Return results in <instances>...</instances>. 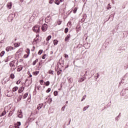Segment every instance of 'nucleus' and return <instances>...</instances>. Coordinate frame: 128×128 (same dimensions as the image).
Listing matches in <instances>:
<instances>
[{
  "label": "nucleus",
  "mask_w": 128,
  "mask_h": 128,
  "mask_svg": "<svg viewBox=\"0 0 128 128\" xmlns=\"http://www.w3.org/2000/svg\"><path fill=\"white\" fill-rule=\"evenodd\" d=\"M40 26L36 25L32 28V30L35 32H40Z\"/></svg>",
  "instance_id": "nucleus-1"
},
{
  "label": "nucleus",
  "mask_w": 128,
  "mask_h": 128,
  "mask_svg": "<svg viewBox=\"0 0 128 128\" xmlns=\"http://www.w3.org/2000/svg\"><path fill=\"white\" fill-rule=\"evenodd\" d=\"M48 24H44L42 26V30L43 32H46L48 30Z\"/></svg>",
  "instance_id": "nucleus-2"
},
{
  "label": "nucleus",
  "mask_w": 128,
  "mask_h": 128,
  "mask_svg": "<svg viewBox=\"0 0 128 128\" xmlns=\"http://www.w3.org/2000/svg\"><path fill=\"white\" fill-rule=\"evenodd\" d=\"M52 20V17L50 16H47L45 19V22L47 24H48V22H50Z\"/></svg>",
  "instance_id": "nucleus-3"
},
{
  "label": "nucleus",
  "mask_w": 128,
  "mask_h": 128,
  "mask_svg": "<svg viewBox=\"0 0 128 128\" xmlns=\"http://www.w3.org/2000/svg\"><path fill=\"white\" fill-rule=\"evenodd\" d=\"M26 52L28 54V55L24 56V58H28V56H30V48L26 49Z\"/></svg>",
  "instance_id": "nucleus-4"
},
{
  "label": "nucleus",
  "mask_w": 128,
  "mask_h": 128,
  "mask_svg": "<svg viewBox=\"0 0 128 128\" xmlns=\"http://www.w3.org/2000/svg\"><path fill=\"white\" fill-rule=\"evenodd\" d=\"M14 14H10V16H8V20H10L11 22L14 20Z\"/></svg>",
  "instance_id": "nucleus-5"
},
{
  "label": "nucleus",
  "mask_w": 128,
  "mask_h": 128,
  "mask_svg": "<svg viewBox=\"0 0 128 128\" xmlns=\"http://www.w3.org/2000/svg\"><path fill=\"white\" fill-rule=\"evenodd\" d=\"M18 116L20 118H22V110H20V112H18Z\"/></svg>",
  "instance_id": "nucleus-6"
},
{
  "label": "nucleus",
  "mask_w": 128,
  "mask_h": 128,
  "mask_svg": "<svg viewBox=\"0 0 128 128\" xmlns=\"http://www.w3.org/2000/svg\"><path fill=\"white\" fill-rule=\"evenodd\" d=\"M24 87L22 86L21 88H19L18 92L19 94H22V92H24Z\"/></svg>",
  "instance_id": "nucleus-7"
},
{
  "label": "nucleus",
  "mask_w": 128,
  "mask_h": 128,
  "mask_svg": "<svg viewBox=\"0 0 128 128\" xmlns=\"http://www.w3.org/2000/svg\"><path fill=\"white\" fill-rule=\"evenodd\" d=\"M39 35H36V38H34V42L38 44V42H40V39L38 38Z\"/></svg>",
  "instance_id": "nucleus-8"
},
{
  "label": "nucleus",
  "mask_w": 128,
  "mask_h": 128,
  "mask_svg": "<svg viewBox=\"0 0 128 128\" xmlns=\"http://www.w3.org/2000/svg\"><path fill=\"white\" fill-rule=\"evenodd\" d=\"M21 123L20 122H17L16 124L14 126V128H20V126Z\"/></svg>",
  "instance_id": "nucleus-9"
},
{
  "label": "nucleus",
  "mask_w": 128,
  "mask_h": 128,
  "mask_svg": "<svg viewBox=\"0 0 128 128\" xmlns=\"http://www.w3.org/2000/svg\"><path fill=\"white\" fill-rule=\"evenodd\" d=\"M70 34H68L65 38V39H64L65 42H68V40H70Z\"/></svg>",
  "instance_id": "nucleus-10"
},
{
  "label": "nucleus",
  "mask_w": 128,
  "mask_h": 128,
  "mask_svg": "<svg viewBox=\"0 0 128 128\" xmlns=\"http://www.w3.org/2000/svg\"><path fill=\"white\" fill-rule=\"evenodd\" d=\"M14 50V48L12 47V46H8L7 48H6V50L7 52H8L9 50Z\"/></svg>",
  "instance_id": "nucleus-11"
},
{
  "label": "nucleus",
  "mask_w": 128,
  "mask_h": 128,
  "mask_svg": "<svg viewBox=\"0 0 128 128\" xmlns=\"http://www.w3.org/2000/svg\"><path fill=\"white\" fill-rule=\"evenodd\" d=\"M22 70V65H20L19 66H18L17 68V70L18 72H20Z\"/></svg>",
  "instance_id": "nucleus-12"
},
{
  "label": "nucleus",
  "mask_w": 128,
  "mask_h": 128,
  "mask_svg": "<svg viewBox=\"0 0 128 128\" xmlns=\"http://www.w3.org/2000/svg\"><path fill=\"white\" fill-rule=\"evenodd\" d=\"M7 6L8 8H10H10H12V2L8 3Z\"/></svg>",
  "instance_id": "nucleus-13"
},
{
  "label": "nucleus",
  "mask_w": 128,
  "mask_h": 128,
  "mask_svg": "<svg viewBox=\"0 0 128 128\" xmlns=\"http://www.w3.org/2000/svg\"><path fill=\"white\" fill-rule=\"evenodd\" d=\"M86 14H85L83 16V18L81 20V22H84L86 20Z\"/></svg>",
  "instance_id": "nucleus-14"
},
{
  "label": "nucleus",
  "mask_w": 128,
  "mask_h": 128,
  "mask_svg": "<svg viewBox=\"0 0 128 128\" xmlns=\"http://www.w3.org/2000/svg\"><path fill=\"white\" fill-rule=\"evenodd\" d=\"M42 106L43 104H39L37 106V110H40V108H42Z\"/></svg>",
  "instance_id": "nucleus-15"
},
{
  "label": "nucleus",
  "mask_w": 128,
  "mask_h": 128,
  "mask_svg": "<svg viewBox=\"0 0 128 128\" xmlns=\"http://www.w3.org/2000/svg\"><path fill=\"white\" fill-rule=\"evenodd\" d=\"M128 31L124 32L123 33V36L124 38V36H128Z\"/></svg>",
  "instance_id": "nucleus-16"
},
{
  "label": "nucleus",
  "mask_w": 128,
  "mask_h": 128,
  "mask_svg": "<svg viewBox=\"0 0 128 128\" xmlns=\"http://www.w3.org/2000/svg\"><path fill=\"white\" fill-rule=\"evenodd\" d=\"M58 44V40H54V46H56V44Z\"/></svg>",
  "instance_id": "nucleus-17"
},
{
  "label": "nucleus",
  "mask_w": 128,
  "mask_h": 128,
  "mask_svg": "<svg viewBox=\"0 0 128 128\" xmlns=\"http://www.w3.org/2000/svg\"><path fill=\"white\" fill-rule=\"evenodd\" d=\"M4 54H6V52H4V50L2 51L0 53V56H4Z\"/></svg>",
  "instance_id": "nucleus-18"
},
{
  "label": "nucleus",
  "mask_w": 128,
  "mask_h": 128,
  "mask_svg": "<svg viewBox=\"0 0 128 128\" xmlns=\"http://www.w3.org/2000/svg\"><path fill=\"white\" fill-rule=\"evenodd\" d=\"M18 90V86H15L12 88V92H16Z\"/></svg>",
  "instance_id": "nucleus-19"
},
{
  "label": "nucleus",
  "mask_w": 128,
  "mask_h": 128,
  "mask_svg": "<svg viewBox=\"0 0 128 128\" xmlns=\"http://www.w3.org/2000/svg\"><path fill=\"white\" fill-rule=\"evenodd\" d=\"M28 92L26 93L23 97H22V98H28Z\"/></svg>",
  "instance_id": "nucleus-20"
},
{
  "label": "nucleus",
  "mask_w": 128,
  "mask_h": 128,
  "mask_svg": "<svg viewBox=\"0 0 128 128\" xmlns=\"http://www.w3.org/2000/svg\"><path fill=\"white\" fill-rule=\"evenodd\" d=\"M50 38H52V36L50 35L48 36L46 38V41L48 42V40H50Z\"/></svg>",
  "instance_id": "nucleus-21"
},
{
  "label": "nucleus",
  "mask_w": 128,
  "mask_h": 128,
  "mask_svg": "<svg viewBox=\"0 0 128 128\" xmlns=\"http://www.w3.org/2000/svg\"><path fill=\"white\" fill-rule=\"evenodd\" d=\"M14 44V46L16 48H18V46H20V43H16Z\"/></svg>",
  "instance_id": "nucleus-22"
},
{
  "label": "nucleus",
  "mask_w": 128,
  "mask_h": 128,
  "mask_svg": "<svg viewBox=\"0 0 128 128\" xmlns=\"http://www.w3.org/2000/svg\"><path fill=\"white\" fill-rule=\"evenodd\" d=\"M52 98H49L48 101V104H52Z\"/></svg>",
  "instance_id": "nucleus-23"
},
{
  "label": "nucleus",
  "mask_w": 128,
  "mask_h": 128,
  "mask_svg": "<svg viewBox=\"0 0 128 128\" xmlns=\"http://www.w3.org/2000/svg\"><path fill=\"white\" fill-rule=\"evenodd\" d=\"M54 4H57V6L60 5V0H56L54 1Z\"/></svg>",
  "instance_id": "nucleus-24"
},
{
  "label": "nucleus",
  "mask_w": 128,
  "mask_h": 128,
  "mask_svg": "<svg viewBox=\"0 0 128 128\" xmlns=\"http://www.w3.org/2000/svg\"><path fill=\"white\" fill-rule=\"evenodd\" d=\"M64 56L66 60H68V55L67 54H64Z\"/></svg>",
  "instance_id": "nucleus-25"
},
{
  "label": "nucleus",
  "mask_w": 128,
  "mask_h": 128,
  "mask_svg": "<svg viewBox=\"0 0 128 128\" xmlns=\"http://www.w3.org/2000/svg\"><path fill=\"white\" fill-rule=\"evenodd\" d=\"M10 58H12V56H8V57L6 60H5V62H8V60H10Z\"/></svg>",
  "instance_id": "nucleus-26"
},
{
  "label": "nucleus",
  "mask_w": 128,
  "mask_h": 128,
  "mask_svg": "<svg viewBox=\"0 0 128 128\" xmlns=\"http://www.w3.org/2000/svg\"><path fill=\"white\" fill-rule=\"evenodd\" d=\"M34 76H38L40 74V71H36V72H33Z\"/></svg>",
  "instance_id": "nucleus-27"
},
{
  "label": "nucleus",
  "mask_w": 128,
  "mask_h": 128,
  "mask_svg": "<svg viewBox=\"0 0 128 128\" xmlns=\"http://www.w3.org/2000/svg\"><path fill=\"white\" fill-rule=\"evenodd\" d=\"M6 114V111L3 112L2 114H1L0 115V116H4Z\"/></svg>",
  "instance_id": "nucleus-28"
},
{
  "label": "nucleus",
  "mask_w": 128,
  "mask_h": 128,
  "mask_svg": "<svg viewBox=\"0 0 128 128\" xmlns=\"http://www.w3.org/2000/svg\"><path fill=\"white\" fill-rule=\"evenodd\" d=\"M42 50H40L38 52V54H39V56H40V54H42Z\"/></svg>",
  "instance_id": "nucleus-29"
},
{
  "label": "nucleus",
  "mask_w": 128,
  "mask_h": 128,
  "mask_svg": "<svg viewBox=\"0 0 128 128\" xmlns=\"http://www.w3.org/2000/svg\"><path fill=\"white\" fill-rule=\"evenodd\" d=\"M10 78H12V80H14V74H12L10 75Z\"/></svg>",
  "instance_id": "nucleus-30"
},
{
  "label": "nucleus",
  "mask_w": 128,
  "mask_h": 128,
  "mask_svg": "<svg viewBox=\"0 0 128 128\" xmlns=\"http://www.w3.org/2000/svg\"><path fill=\"white\" fill-rule=\"evenodd\" d=\"M38 62V59H36L32 63V64H36Z\"/></svg>",
  "instance_id": "nucleus-31"
},
{
  "label": "nucleus",
  "mask_w": 128,
  "mask_h": 128,
  "mask_svg": "<svg viewBox=\"0 0 128 128\" xmlns=\"http://www.w3.org/2000/svg\"><path fill=\"white\" fill-rule=\"evenodd\" d=\"M78 10V8H75L73 10L74 14H76V11Z\"/></svg>",
  "instance_id": "nucleus-32"
},
{
  "label": "nucleus",
  "mask_w": 128,
  "mask_h": 128,
  "mask_svg": "<svg viewBox=\"0 0 128 128\" xmlns=\"http://www.w3.org/2000/svg\"><path fill=\"white\" fill-rule=\"evenodd\" d=\"M90 108V106H86V107H84L83 108V110L84 111V110H86V109L87 108Z\"/></svg>",
  "instance_id": "nucleus-33"
},
{
  "label": "nucleus",
  "mask_w": 128,
  "mask_h": 128,
  "mask_svg": "<svg viewBox=\"0 0 128 128\" xmlns=\"http://www.w3.org/2000/svg\"><path fill=\"white\" fill-rule=\"evenodd\" d=\"M38 110L36 109L34 111V114H38Z\"/></svg>",
  "instance_id": "nucleus-34"
},
{
  "label": "nucleus",
  "mask_w": 128,
  "mask_h": 128,
  "mask_svg": "<svg viewBox=\"0 0 128 128\" xmlns=\"http://www.w3.org/2000/svg\"><path fill=\"white\" fill-rule=\"evenodd\" d=\"M84 80L82 78H80L79 80H78V82H84Z\"/></svg>",
  "instance_id": "nucleus-35"
},
{
  "label": "nucleus",
  "mask_w": 128,
  "mask_h": 128,
  "mask_svg": "<svg viewBox=\"0 0 128 128\" xmlns=\"http://www.w3.org/2000/svg\"><path fill=\"white\" fill-rule=\"evenodd\" d=\"M68 32V28H66L64 30L65 34H67V32Z\"/></svg>",
  "instance_id": "nucleus-36"
},
{
  "label": "nucleus",
  "mask_w": 128,
  "mask_h": 128,
  "mask_svg": "<svg viewBox=\"0 0 128 128\" xmlns=\"http://www.w3.org/2000/svg\"><path fill=\"white\" fill-rule=\"evenodd\" d=\"M112 8V7L110 6V4H108V6H107V10H110Z\"/></svg>",
  "instance_id": "nucleus-37"
},
{
  "label": "nucleus",
  "mask_w": 128,
  "mask_h": 128,
  "mask_svg": "<svg viewBox=\"0 0 128 128\" xmlns=\"http://www.w3.org/2000/svg\"><path fill=\"white\" fill-rule=\"evenodd\" d=\"M58 75L60 76V74H62V70H60V71H58Z\"/></svg>",
  "instance_id": "nucleus-38"
},
{
  "label": "nucleus",
  "mask_w": 128,
  "mask_h": 128,
  "mask_svg": "<svg viewBox=\"0 0 128 128\" xmlns=\"http://www.w3.org/2000/svg\"><path fill=\"white\" fill-rule=\"evenodd\" d=\"M54 2V0H49V4H52Z\"/></svg>",
  "instance_id": "nucleus-39"
},
{
  "label": "nucleus",
  "mask_w": 128,
  "mask_h": 128,
  "mask_svg": "<svg viewBox=\"0 0 128 128\" xmlns=\"http://www.w3.org/2000/svg\"><path fill=\"white\" fill-rule=\"evenodd\" d=\"M48 72L50 74H54V71L53 70H49Z\"/></svg>",
  "instance_id": "nucleus-40"
},
{
  "label": "nucleus",
  "mask_w": 128,
  "mask_h": 128,
  "mask_svg": "<svg viewBox=\"0 0 128 128\" xmlns=\"http://www.w3.org/2000/svg\"><path fill=\"white\" fill-rule=\"evenodd\" d=\"M12 116V112H10L8 115V116Z\"/></svg>",
  "instance_id": "nucleus-41"
},
{
  "label": "nucleus",
  "mask_w": 128,
  "mask_h": 128,
  "mask_svg": "<svg viewBox=\"0 0 128 128\" xmlns=\"http://www.w3.org/2000/svg\"><path fill=\"white\" fill-rule=\"evenodd\" d=\"M46 86H48L50 84V82L47 81L46 83Z\"/></svg>",
  "instance_id": "nucleus-42"
},
{
  "label": "nucleus",
  "mask_w": 128,
  "mask_h": 128,
  "mask_svg": "<svg viewBox=\"0 0 128 128\" xmlns=\"http://www.w3.org/2000/svg\"><path fill=\"white\" fill-rule=\"evenodd\" d=\"M54 96H58V92L54 91Z\"/></svg>",
  "instance_id": "nucleus-43"
},
{
  "label": "nucleus",
  "mask_w": 128,
  "mask_h": 128,
  "mask_svg": "<svg viewBox=\"0 0 128 128\" xmlns=\"http://www.w3.org/2000/svg\"><path fill=\"white\" fill-rule=\"evenodd\" d=\"M86 95H85L83 96L82 99V102L84 100H86Z\"/></svg>",
  "instance_id": "nucleus-44"
},
{
  "label": "nucleus",
  "mask_w": 128,
  "mask_h": 128,
  "mask_svg": "<svg viewBox=\"0 0 128 128\" xmlns=\"http://www.w3.org/2000/svg\"><path fill=\"white\" fill-rule=\"evenodd\" d=\"M16 84H20V80H18L16 82Z\"/></svg>",
  "instance_id": "nucleus-45"
},
{
  "label": "nucleus",
  "mask_w": 128,
  "mask_h": 128,
  "mask_svg": "<svg viewBox=\"0 0 128 128\" xmlns=\"http://www.w3.org/2000/svg\"><path fill=\"white\" fill-rule=\"evenodd\" d=\"M50 90H51L50 88H48V90L46 91V92H50Z\"/></svg>",
  "instance_id": "nucleus-46"
},
{
  "label": "nucleus",
  "mask_w": 128,
  "mask_h": 128,
  "mask_svg": "<svg viewBox=\"0 0 128 128\" xmlns=\"http://www.w3.org/2000/svg\"><path fill=\"white\" fill-rule=\"evenodd\" d=\"M46 54H44V56L42 57V60H44V58H46Z\"/></svg>",
  "instance_id": "nucleus-47"
},
{
  "label": "nucleus",
  "mask_w": 128,
  "mask_h": 128,
  "mask_svg": "<svg viewBox=\"0 0 128 128\" xmlns=\"http://www.w3.org/2000/svg\"><path fill=\"white\" fill-rule=\"evenodd\" d=\"M110 18H114V16L112 14L110 15L109 16L108 20H110Z\"/></svg>",
  "instance_id": "nucleus-48"
},
{
  "label": "nucleus",
  "mask_w": 128,
  "mask_h": 128,
  "mask_svg": "<svg viewBox=\"0 0 128 128\" xmlns=\"http://www.w3.org/2000/svg\"><path fill=\"white\" fill-rule=\"evenodd\" d=\"M42 82H44V80H40V84H42Z\"/></svg>",
  "instance_id": "nucleus-49"
},
{
  "label": "nucleus",
  "mask_w": 128,
  "mask_h": 128,
  "mask_svg": "<svg viewBox=\"0 0 128 128\" xmlns=\"http://www.w3.org/2000/svg\"><path fill=\"white\" fill-rule=\"evenodd\" d=\"M100 78V74L98 73L97 74V78Z\"/></svg>",
  "instance_id": "nucleus-50"
},
{
  "label": "nucleus",
  "mask_w": 128,
  "mask_h": 128,
  "mask_svg": "<svg viewBox=\"0 0 128 128\" xmlns=\"http://www.w3.org/2000/svg\"><path fill=\"white\" fill-rule=\"evenodd\" d=\"M35 118L34 117L33 118H30V120H35Z\"/></svg>",
  "instance_id": "nucleus-51"
},
{
  "label": "nucleus",
  "mask_w": 128,
  "mask_h": 128,
  "mask_svg": "<svg viewBox=\"0 0 128 128\" xmlns=\"http://www.w3.org/2000/svg\"><path fill=\"white\" fill-rule=\"evenodd\" d=\"M22 52V49L19 50L17 52V54H18V52Z\"/></svg>",
  "instance_id": "nucleus-52"
},
{
  "label": "nucleus",
  "mask_w": 128,
  "mask_h": 128,
  "mask_svg": "<svg viewBox=\"0 0 128 128\" xmlns=\"http://www.w3.org/2000/svg\"><path fill=\"white\" fill-rule=\"evenodd\" d=\"M58 26H60V24H62V22H60L58 23Z\"/></svg>",
  "instance_id": "nucleus-53"
},
{
  "label": "nucleus",
  "mask_w": 128,
  "mask_h": 128,
  "mask_svg": "<svg viewBox=\"0 0 128 128\" xmlns=\"http://www.w3.org/2000/svg\"><path fill=\"white\" fill-rule=\"evenodd\" d=\"M9 128H14V126L12 125H10Z\"/></svg>",
  "instance_id": "nucleus-54"
},
{
  "label": "nucleus",
  "mask_w": 128,
  "mask_h": 128,
  "mask_svg": "<svg viewBox=\"0 0 128 128\" xmlns=\"http://www.w3.org/2000/svg\"><path fill=\"white\" fill-rule=\"evenodd\" d=\"M69 82H72V80H70V78L68 80Z\"/></svg>",
  "instance_id": "nucleus-55"
},
{
  "label": "nucleus",
  "mask_w": 128,
  "mask_h": 128,
  "mask_svg": "<svg viewBox=\"0 0 128 128\" xmlns=\"http://www.w3.org/2000/svg\"><path fill=\"white\" fill-rule=\"evenodd\" d=\"M60 2H64V0H60Z\"/></svg>",
  "instance_id": "nucleus-56"
},
{
  "label": "nucleus",
  "mask_w": 128,
  "mask_h": 128,
  "mask_svg": "<svg viewBox=\"0 0 128 128\" xmlns=\"http://www.w3.org/2000/svg\"><path fill=\"white\" fill-rule=\"evenodd\" d=\"M70 121H69V123H68V124H70Z\"/></svg>",
  "instance_id": "nucleus-57"
},
{
  "label": "nucleus",
  "mask_w": 128,
  "mask_h": 128,
  "mask_svg": "<svg viewBox=\"0 0 128 128\" xmlns=\"http://www.w3.org/2000/svg\"><path fill=\"white\" fill-rule=\"evenodd\" d=\"M20 2H24V0H20Z\"/></svg>",
  "instance_id": "nucleus-58"
},
{
  "label": "nucleus",
  "mask_w": 128,
  "mask_h": 128,
  "mask_svg": "<svg viewBox=\"0 0 128 128\" xmlns=\"http://www.w3.org/2000/svg\"><path fill=\"white\" fill-rule=\"evenodd\" d=\"M36 122V126H38V122Z\"/></svg>",
  "instance_id": "nucleus-59"
},
{
  "label": "nucleus",
  "mask_w": 128,
  "mask_h": 128,
  "mask_svg": "<svg viewBox=\"0 0 128 128\" xmlns=\"http://www.w3.org/2000/svg\"><path fill=\"white\" fill-rule=\"evenodd\" d=\"M31 50H32V52H34V49H32Z\"/></svg>",
  "instance_id": "nucleus-60"
},
{
  "label": "nucleus",
  "mask_w": 128,
  "mask_h": 128,
  "mask_svg": "<svg viewBox=\"0 0 128 128\" xmlns=\"http://www.w3.org/2000/svg\"><path fill=\"white\" fill-rule=\"evenodd\" d=\"M33 50H35V48H36V47H34V46H33Z\"/></svg>",
  "instance_id": "nucleus-61"
},
{
  "label": "nucleus",
  "mask_w": 128,
  "mask_h": 128,
  "mask_svg": "<svg viewBox=\"0 0 128 128\" xmlns=\"http://www.w3.org/2000/svg\"><path fill=\"white\" fill-rule=\"evenodd\" d=\"M120 94L121 96H124V94H122V92H121Z\"/></svg>",
  "instance_id": "nucleus-62"
},
{
  "label": "nucleus",
  "mask_w": 128,
  "mask_h": 128,
  "mask_svg": "<svg viewBox=\"0 0 128 128\" xmlns=\"http://www.w3.org/2000/svg\"><path fill=\"white\" fill-rule=\"evenodd\" d=\"M30 78H32V75H30Z\"/></svg>",
  "instance_id": "nucleus-63"
},
{
  "label": "nucleus",
  "mask_w": 128,
  "mask_h": 128,
  "mask_svg": "<svg viewBox=\"0 0 128 128\" xmlns=\"http://www.w3.org/2000/svg\"><path fill=\"white\" fill-rule=\"evenodd\" d=\"M68 102L66 101V104H68Z\"/></svg>",
  "instance_id": "nucleus-64"
}]
</instances>
